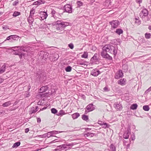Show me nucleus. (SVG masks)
<instances>
[{
	"label": "nucleus",
	"mask_w": 151,
	"mask_h": 151,
	"mask_svg": "<svg viewBox=\"0 0 151 151\" xmlns=\"http://www.w3.org/2000/svg\"><path fill=\"white\" fill-rule=\"evenodd\" d=\"M18 48V50L16 49L15 50H14V52L13 54L15 55H18L19 56L20 58L22 59L24 58V53H23V52L25 51V48L23 46L21 47H13V48Z\"/></svg>",
	"instance_id": "f257e3e1"
},
{
	"label": "nucleus",
	"mask_w": 151,
	"mask_h": 151,
	"mask_svg": "<svg viewBox=\"0 0 151 151\" xmlns=\"http://www.w3.org/2000/svg\"><path fill=\"white\" fill-rule=\"evenodd\" d=\"M55 23L56 24V29L58 30H63L65 27L69 25L68 22H64L60 20L57 21Z\"/></svg>",
	"instance_id": "f03ea898"
},
{
	"label": "nucleus",
	"mask_w": 151,
	"mask_h": 151,
	"mask_svg": "<svg viewBox=\"0 0 151 151\" xmlns=\"http://www.w3.org/2000/svg\"><path fill=\"white\" fill-rule=\"evenodd\" d=\"M103 48L104 50H105L107 52L113 54L115 55L117 53L116 50L115 48L113 46L110 45H106L104 46Z\"/></svg>",
	"instance_id": "7ed1b4c3"
},
{
	"label": "nucleus",
	"mask_w": 151,
	"mask_h": 151,
	"mask_svg": "<svg viewBox=\"0 0 151 151\" xmlns=\"http://www.w3.org/2000/svg\"><path fill=\"white\" fill-rule=\"evenodd\" d=\"M107 52L105 50H104V49L103 48L102 51L101 53V55L104 58H107L109 60H110L112 58L107 53Z\"/></svg>",
	"instance_id": "20e7f679"
},
{
	"label": "nucleus",
	"mask_w": 151,
	"mask_h": 151,
	"mask_svg": "<svg viewBox=\"0 0 151 151\" xmlns=\"http://www.w3.org/2000/svg\"><path fill=\"white\" fill-rule=\"evenodd\" d=\"M148 14V10L146 9H144L142 10L139 15L141 18H144L147 16Z\"/></svg>",
	"instance_id": "39448f33"
},
{
	"label": "nucleus",
	"mask_w": 151,
	"mask_h": 151,
	"mask_svg": "<svg viewBox=\"0 0 151 151\" xmlns=\"http://www.w3.org/2000/svg\"><path fill=\"white\" fill-rule=\"evenodd\" d=\"M86 109L85 111V114H87L88 112L92 111L95 109L94 106L92 104H90L87 106Z\"/></svg>",
	"instance_id": "423d86ee"
},
{
	"label": "nucleus",
	"mask_w": 151,
	"mask_h": 151,
	"mask_svg": "<svg viewBox=\"0 0 151 151\" xmlns=\"http://www.w3.org/2000/svg\"><path fill=\"white\" fill-rule=\"evenodd\" d=\"M39 57L40 58L45 60L48 58L49 54L47 52L41 51L39 53Z\"/></svg>",
	"instance_id": "0eeeda50"
},
{
	"label": "nucleus",
	"mask_w": 151,
	"mask_h": 151,
	"mask_svg": "<svg viewBox=\"0 0 151 151\" xmlns=\"http://www.w3.org/2000/svg\"><path fill=\"white\" fill-rule=\"evenodd\" d=\"M114 106L117 110L120 111L122 109V106L120 102H115L114 104Z\"/></svg>",
	"instance_id": "6e6552de"
},
{
	"label": "nucleus",
	"mask_w": 151,
	"mask_h": 151,
	"mask_svg": "<svg viewBox=\"0 0 151 151\" xmlns=\"http://www.w3.org/2000/svg\"><path fill=\"white\" fill-rule=\"evenodd\" d=\"M131 134V130L129 129H128L125 131L123 135V138L125 139H128Z\"/></svg>",
	"instance_id": "1a4fd4ad"
},
{
	"label": "nucleus",
	"mask_w": 151,
	"mask_h": 151,
	"mask_svg": "<svg viewBox=\"0 0 151 151\" xmlns=\"http://www.w3.org/2000/svg\"><path fill=\"white\" fill-rule=\"evenodd\" d=\"M64 9L65 12L71 13L72 12V8L71 6L69 4H66L64 6Z\"/></svg>",
	"instance_id": "9d476101"
},
{
	"label": "nucleus",
	"mask_w": 151,
	"mask_h": 151,
	"mask_svg": "<svg viewBox=\"0 0 151 151\" xmlns=\"http://www.w3.org/2000/svg\"><path fill=\"white\" fill-rule=\"evenodd\" d=\"M111 27L113 28H115L117 27L119 25V21L117 20H114L110 22Z\"/></svg>",
	"instance_id": "9b49d317"
},
{
	"label": "nucleus",
	"mask_w": 151,
	"mask_h": 151,
	"mask_svg": "<svg viewBox=\"0 0 151 151\" xmlns=\"http://www.w3.org/2000/svg\"><path fill=\"white\" fill-rule=\"evenodd\" d=\"M100 73V71L97 69H93L91 72V74L94 76H98Z\"/></svg>",
	"instance_id": "f8f14e48"
},
{
	"label": "nucleus",
	"mask_w": 151,
	"mask_h": 151,
	"mask_svg": "<svg viewBox=\"0 0 151 151\" xmlns=\"http://www.w3.org/2000/svg\"><path fill=\"white\" fill-rule=\"evenodd\" d=\"M123 73L121 70H119L116 74L115 78L116 79H119L120 78L122 77L123 76Z\"/></svg>",
	"instance_id": "ddd939ff"
},
{
	"label": "nucleus",
	"mask_w": 151,
	"mask_h": 151,
	"mask_svg": "<svg viewBox=\"0 0 151 151\" xmlns=\"http://www.w3.org/2000/svg\"><path fill=\"white\" fill-rule=\"evenodd\" d=\"M40 14L41 19L42 20L46 19L47 17V14L46 12H41Z\"/></svg>",
	"instance_id": "4468645a"
},
{
	"label": "nucleus",
	"mask_w": 151,
	"mask_h": 151,
	"mask_svg": "<svg viewBox=\"0 0 151 151\" xmlns=\"http://www.w3.org/2000/svg\"><path fill=\"white\" fill-rule=\"evenodd\" d=\"M59 57L57 53H55L52 55V56H50V58L52 60L56 61L58 59Z\"/></svg>",
	"instance_id": "2eb2a0df"
},
{
	"label": "nucleus",
	"mask_w": 151,
	"mask_h": 151,
	"mask_svg": "<svg viewBox=\"0 0 151 151\" xmlns=\"http://www.w3.org/2000/svg\"><path fill=\"white\" fill-rule=\"evenodd\" d=\"M48 88L47 86H42L40 89L39 92L40 93H43L46 91L48 89Z\"/></svg>",
	"instance_id": "dca6fc26"
},
{
	"label": "nucleus",
	"mask_w": 151,
	"mask_h": 151,
	"mask_svg": "<svg viewBox=\"0 0 151 151\" xmlns=\"http://www.w3.org/2000/svg\"><path fill=\"white\" fill-rule=\"evenodd\" d=\"M126 81V79L124 78L121 79L118 81V84L122 86H123L125 85Z\"/></svg>",
	"instance_id": "f3484780"
},
{
	"label": "nucleus",
	"mask_w": 151,
	"mask_h": 151,
	"mask_svg": "<svg viewBox=\"0 0 151 151\" xmlns=\"http://www.w3.org/2000/svg\"><path fill=\"white\" fill-rule=\"evenodd\" d=\"M94 135H95V134H94L91 133L87 132L84 134V136L85 137H93Z\"/></svg>",
	"instance_id": "a211bd4d"
},
{
	"label": "nucleus",
	"mask_w": 151,
	"mask_h": 151,
	"mask_svg": "<svg viewBox=\"0 0 151 151\" xmlns=\"http://www.w3.org/2000/svg\"><path fill=\"white\" fill-rule=\"evenodd\" d=\"M27 21L29 25H32L33 22H34L33 17L29 16V17L28 18Z\"/></svg>",
	"instance_id": "6ab92c4d"
},
{
	"label": "nucleus",
	"mask_w": 151,
	"mask_h": 151,
	"mask_svg": "<svg viewBox=\"0 0 151 151\" xmlns=\"http://www.w3.org/2000/svg\"><path fill=\"white\" fill-rule=\"evenodd\" d=\"M6 68V65L5 64H4L0 68V74H2L4 73L5 71Z\"/></svg>",
	"instance_id": "aec40b11"
},
{
	"label": "nucleus",
	"mask_w": 151,
	"mask_h": 151,
	"mask_svg": "<svg viewBox=\"0 0 151 151\" xmlns=\"http://www.w3.org/2000/svg\"><path fill=\"white\" fill-rule=\"evenodd\" d=\"M109 147L110 150L111 151H116V147L113 144H111Z\"/></svg>",
	"instance_id": "412c9836"
},
{
	"label": "nucleus",
	"mask_w": 151,
	"mask_h": 151,
	"mask_svg": "<svg viewBox=\"0 0 151 151\" xmlns=\"http://www.w3.org/2000/svg\"><path fill=\"white\" fill-rule=\"evenodd\" d=\"M80 116V114L78 113H76L72 115V117L73 119L77 118Z\"/></svg>",
	"instance_id": "4be33fe9"
},
{
	"label": "nucleus",
	"mask_w": 151,
	"mask_h": 151,
	"mask_svg": "<svg viewBox=\"0 0 151 151\" xmlns=\"http://www.w3.org/2000/svg\"><path fill=\"white\" fill-rule=\"evenodd\" d=\"M62 132H62V131H50V133H52V136L56 137L54 135V134H58V133H60Z\"/></svg>",
	"instance_id": "5701e85b"
},
{
	"label": "nucleus",
	"mask_w": 151,
	"mask_h": 151,
	"mask_svg": "<svg viewBox=\"0 0 151 151\" xmlns=\"http://www.w3.org/2000/svg\"><path fill=\"white\" fill-rule=\"evenodd\" d=\"M61 13H58V12H56L54 15H53V17L55 18H59L61 17L60 14H62Z\"/></svg>",
	"instance_id": "b1692460"
},
{
	"label": "nucleus",
	"mask_w": 151,
	"mask_h": 151,
	"mask_svg": "<svg viewBox=\"0 0 151 151\" xmlns=\"http://www.w3.org/2000/svg\"><path fill=\"white\" fill-rule=\"evenodd\" d=\"M21 13L20 12L15 11L14 12L12 16L14 17H17L18 16L21 15Z\"/></svg>",
	"instance_id": "393cba45"
},
{
	"label": "nucleus",
	"mask_w": 151,
	"mask_h": 151,
	"mask_svg": "<svg viewBox=\"0 0 151 151\" xmlns=\"http://www.w3.org/2000/svg\"><path fill=\"white\" fill-rule=\"evenodd\" d=\"M123 30L121 29H116V33L119 35H120L121 34L123 33Z\"/></svg>",
	"instance_id": "a878e982"
},
{
	"label": "nucleus",
	"mask_w": 151,
	"mask_h": 151,
	"mask_svg": "<svg viewBox=\"0 0 151 151\" xmlns=\"http://www.w3.org/2000/svg\"><path fill=\"white\" fill-rule=\"evenodd\" d=\"M61 146H62V147H61V151L64 150L65 149L66 150L68 148V147H67V145L66 144L61 145Z\"/></svg>",
	"instance_id": "bb28decb"
},
{
	"label": "nucleus",
	"mask_w": 151,
	"mask_h": 151,
	"mask_svg": "<svg viewBox=\"0 0 151 151\" xmlns=\"http://www.w3.org/2000/svg\"><path fill=\"white\" fill-rule=\"evenodd\" d=\"M35 108L33 107H32L30 110L29 111L30 114H32L35 113L37 111V110H35Z\"/></svg>",
	"instance_id": "cd10ccee"
},
{
	"label": "nucleus",
	"mask_w": 151,
	"mask_h": 151,
	"mask_svg": "<svg viewBox=\"0 0 151 151\" xmlns=\"http://www.w3.org/2000/svg\"><path fill=\"white\" fill-rule=\"evenodd\" d=\"M137 105L136 104H134L132 105L131 107L130 108L134 110L137 109Z\"/></svg>",
	"instance_id": "c85d7f7f"
},
{
	"label": "nucleus",
	"mask_w": 151,
	"mask_h": 151,
	"mask_svg": "<svg viewBox=\"0 0 151 151\" xmlns=\"http://www.w3.org/2000/svg\"><path fill=\"white\" fill-rule=\"evenodd\" d=\"M11 104V103L10 101H8L4 103L2 105V106L4 107L8 106Z\"/></svg>",
	"instance_id": "c756f323"
},
{
	"label": "nucleus",
	"mask_w": 151,
	"mask_h": 151,
	"mask_svg": "<svg viewBox=\"0 0 151 151\" xmlns=\"http://www.w3.org/2000/svg\"><path fill=\"white\" fill-rule=\"evenodd\" d=\"M97 54H94L93 57L91 58V61L92 62L96 61V60H97Z\"/></svg>",
	"instance_id": "7c9ffc66"
},
{
	"label": "nucleus",
	"mask_w": 151,
	"mask_h": 151,
	"mask_svg": "<svg viewBox=\"0 0 151 151\" xmlns=\"http://www.w3.org/2000/svg\"><path fill=\"white\" fill-rule=\"evenodd\" d=\"M77 7H79L82 6L83 4V3L80 1H78L76 2Z\"/></svg>",
	"instance_id": "2f4dec72"
},
{
	"label": "nucleus",
	"mask_w": 151,
	"mask_h": 151,
	"mask_svg": "<svg viewBox=\"0 0 151 151\" xmlns=\"http://www.w3.org/2000/svg\"><path fill=\"white\" fill-rule=\"evenodd\" d=\"M20 142H16L14 144L12 147L13 148L17 147L20 145Z\"/></svg>",
	"instance_id": "473e14b6"
},
{
	"label": "nucleus",
	"mask_w": 151,
	"mask_h": 151,
	"mask_svg": "<svg viewBox=\"0 0 151 151\" xmlns=\"http://www.w3.org/2000/svg\"><path fill=\"white\" fill-rule=\"evenodd\" d=\"M10 40V41L12 42L13 41V37L12 35H10L6 39L4 40V41H6V40Z\"/></svg>",
	"instance_id": "72a5a7b5"
},
{
	"label": "nucleus",
	"mask_w": 151,
	"mask_h": 151,
	"mask_svg": "<svg viewBox=\"0 0 151 151\" xmlns=\"http://www.w3.org/2000/svg\"><path fill=\"white\" fill-rule=\"evenodd\" d=\"M35 10L33 9H32L31 10L30 12V14L29 15L30 16L33 17V15L34 14H35Z\"/></svg>",
	"instance_id": "f704fd0d"
},
{
	"label": "nucleus",
	"mask_w": 151,
	"mask_h": 151,
	"mask_svg": "<svg viewBox=\"0 0 151 151\" xmlns=\"http://www.w3.org/2000/svg\"><path fill=\"white\" fill-rule=\"evenodd\" d=\"M82 118L83 120L86 121L88 119V116L85 114L82 115Z\"/></svg>",
	"instance_id": "c9c22d12"
},
{
	"label": "nucleus",
	"mask_w": 151,
	"mask_h": 151,
	"mask_svg": "<svg viewBox=\"0 0 151 151\" xmlns=\"http://www.w3.org/2000/svg\"><path fill=\"white\" fill-rule=\"evenodd\" d=\"M143 109L145 111H148L150 109L149 106L147 105H145L143 107Z\"/></svg>",
	"instance_id": "e433bc0d"
},
{
	"label": "nucleus",
	"mask_w": 151,
	"mask_h": 151,
	"mask_svg": "<svg viewBox=\"0 0 151 151\" xmlns=\"http://www.w3.org/2000/svg\"><path fill=\"white\" fill-rule=\"evenodd\" d=\"M88 57V53L87 52H84L83 54L82 55L81 57L82 58H87Z\"/></svg>",
	"instance_id": "4c0bfd02"
},
{
	"label": "nucleus",
	"mask_w": 151,
	"mask_h": 151,
	"mask_svg": "<svg viewBox=\"0 0 151 151\" xmlns=\"http://www.w3.org/2000/svg\"><path fill=\"white\" fill-rule=\"evenodd\" d=\"M72 70V68L71 66H67L65 68V70L66 72H70Z\"/></svg>",
	"instance_id": "58836bf2"
},
{
	"label": "nucleus",
	"mask_w": 151,
	"mask_h": 151,
	"mask_svg": "<svg viewBox=\"0 0 151 151\" xmlns=\"http://www.w3.org/2000/svg\"><path fill=\"white\" fill-rule=\"evenodd\" d=\"M13 40H17L19 38V37L16 35H12Z\"/></svg>",
	"instance_id": "ea45409f"
},
{
	"label": "nucleus",
	"mask_w": 151,
	"mask_h": 151,
	"mask_svg": "<svg viewBox=\"0 0 151 151\" xmlns=\"http://www.w3.org/2000/svg\"><path fill=\"white\" fill-rule=\"evenodd\" d=\"M151 35L150 33H146L145 34V37L146 38L148 39L150 38Z\"/></svg>",
	"instance_id": "a19ab883"
},
{
	"label": "nucleus",
	"mask_w": 151,
	"mask_h": 151,
	"mask_svg": "<svg viewBox=\"0 0 151 151\" xmlns=\"http://www.w3.org/2000/svg\"><path fill=\"white\" fill-rule=\"evenodd\" d=\"M52 113L55 114H56L57 112V110L55 108H52L51 110Z\"/></svg>",
	"instance_id": "79ce46f5"
},
{
	"label": "nucleus",
	"mask_w": 151,
	"mask_h": 151,
	"mask_svg": "<svg viewBox=\"0 0 151 151\" xmlns=\"http://www.w3.org/2000/svg\"><path fill=\"white\" fill-rule=\"evenodd\" d=\"M19 1L18 0L15 1L13 3L12 5L14 6L17 5L19 3Z\"/></svg>",
	"instance_id": "37998d69"
},
{
	"label": "nucleus",
	"mask_w": 151,
	"mask_h": 151,
	"mask_svg": "<svg viewBox=\"0 0 151 151\" xmlns=\"http://www.w3.org/2000/svg\"><path fill=\"white\" fill-rule=\"evenodd\" d=\"M62 147V146H61V145L58 146L56 148L55 150V151L59 150L60 151H61V147Z\"/></svg>",
	"instance_id": "c03bdc74"
},
{
	"label": "nucleus",
	"mask_w": 151,
	"mask_h": 151,
	"mask_svg": "<svg viewBox=\"0 0 151 151\" xmlns=\"http://www.w3.org/2000/svg\"><path fill=\"white\" fill-rule=\"evenodd\" d=\"M68 47L71 49H72L74 48V45L73 44L71 43L68 45Z\"/></svg>",
	"instance_id": "a18cd8bd"
},
{
	"label": "nucleus",
	"mask_w": 151,
	"mask_h": 151,
	"mask_svg": "<svg viewBox=\"0 0 151 151\" xmlns=\"http://www.w3.org/2000/svg\"><path fill=\"white\" fill-rule=\"evenodd\" d=\"M103 90L105 92H108L110 91V88L106 86L103 88Z\"/></svg>",
	"instance_id": "49530a36"
},
{
	"label": "nucleus",
	"mask_w": 151,
	"mask_h": 151,
	"mask_svg": "<svg viewBox=\"0 0 151 151\" xmlns=\"http://www.w3.org/2000/svg\"><path fill=\"white\" fill-rule=\"evenodd\" d=\"M108 124L106 123H104V124L102 125V127L104 128H106L107 127Z\"/></svg>",
	"instance_id": "de8ad7c7"
},
{
	"label": "nucleus",
	"mask_w": 151,
	"mask_h": 151,
	"mask_svg": "<svg viewBox=\"0 0 151 151\" xmlns=\"http://www.w3.org/2000/svg\"><path fill=\"white\" fill-rule=\"evenodd\" d=\"M39 136L41 137H47V133L44 134L42 135H39Z\"/></svg>",
	"instance_id": "09e8293b"
},
{
	"label": "nucleus",
	"mask_w": 151,
	"mask_h": 151,
	"mask_svg": "<svg viewBox=\"0 0 151 151\" xmlns=\"http://www.w3.org/2000/svg\"><path fill=\"white\" fill-rule=\"evenodd\" d=\"M131 139L132 140H134L135 139V135L133 134H132L131 136Z\"/></svg>",
	"instance_id": "8fccbe9b"
},
{
	"label": "nucleus",
	"mask_w": 151,
	"mask_h": 151,
	"mask_svg": "<svg viewBox=\"0 0 151 151\" xmlns=\"http://www.w3.org/2000/svg\"><path fill=\"white\" fill-rule=\"evenodd\" d=\"M151 91V88L150 87L145 92V94H147L148 93Z\"/></svg>",
	"instance_id": "3c124183"
},
{
	"label": "nucleus",
	"mask_w": 151,
	"mask_h": 151,
	"mask_svg": "<svg viewBox=\"0 0 151 151\" xmlns=\"http://www.w3.org/2000/svg\"><path fill=\"white\" fill-rule=\"evenodd\" d=\"M56 12L54 10V9H51V14H52V17H53V15L55 14V13Z\"/></svg>",
	"instance_id": "603ef678"
},
{
	"label": "nucleus",
	"mask_w": 151,
	"mask_h": 151,
	"mask_svg": "<svg viewBox=\"0 0 151 151\" xmlns=\"http://www.w3.org/2000/svg\"><path fill=\"white\" fill-rule=\"evenodd\" d=\"M50 132H48L47 133V137L48 138L52 136V133H50Z\"/></svg>",
	"instance_id": "864d4df0"
},
{
	"label": "nucleus",
	"mask_w": 151,
	"mask_h": 151,
	"mask_svg": "<svg viewBox=\"0 0 151 151\" xmlns=\"http://www.w3.org/2000/svg\"><path fill=\"white\" fill-rule=\"evenodd\" d=\"M104 122L101 121H99L98 122V123L101 125H102L104 124Z\"/></svg>",
	"instance_id": "5fc2aeb1"
},
{
	"label": "nucleus",
	"mask_w": 151,
	"mask_h": 151,
	"mask_svg": "<svg viewBox=\"0 0 151 151\" xmlns=\"http://www.w3.org/2000/svg\"><path fill=\"white\" fill-rule=\"evenodd\" d=\"M40 2L39 1H36L34 2V4L35 5H40Z\"/></svg>",
	"instance_id": "6e6d98bb"
},
{
	"label": "nucleus",
	"mask_w": 151,
	"mask_h": 151,
	"mask_svg": "<svg viewBox=\"0 0 151 151\" xmlns=\"http://www.w3.org/2000/svg\"><path fill=\"white\" fill-rule=\"evenodd\" d=\"M59 114L60 115H63L65 114V112L63 110H61L60 111Z\"/></svg>",
	"instance_id": "4d7b16f0"
},
{
	"label": "nucleus",
	"mask_w": 151,
	"mask_h": 151,
	"mask_svg": "<svg viewBox=\"0 0 151 151\" xmlns=\"http://www.w3.org/2000/svg\"><path fill=\"white\" fill-rule=\"evenodd\" d=\"M57 139H55L54 140H53V141L51 142L50 143L51 144H52V143H55V142H59V141H57Z\"/></svg>",
	"instance_id": "13d9d810"
},
{
	"label": "nucleus",
	"mask_w": 151,
	"mask_h": 151,
	"mask_svg": "<svg viewBox=\"0 0 151 151\" xmlns=\"http://www.w3.org/2000/svg\"><path fill=\"white\" fill-rule=\"evenodd\" d=\"M116 0H110V5H114V4H112V3H113L114 1H116Z\"/></svg>",
	"instance_id": "bf43d9fd"
},
{
	"label": "nucleus",
	"mask_w": 151,
	"mask_h": 151,
	"mask_svg": "<svg viewBox=\"0 0 151 151\" xmlns=\"http://www.w3.org/2000/svg\"><path fill=\"white\" fill-rule=\"evenodd\" d=\"M29 131V129L28 128H26L25 129V132L26 133H27Z\"/></svg>",
	"instance_id": "052dcab7"
},
{
	"label": "nucleus",
	"mask_w": 151,
	"mask_h": 151,
	"mask_svg": "<svg viewBox=\"0 0 151 151\" xmlns=\"http://www.w3.org/2000/svg\"><path fill=\"white\" fill-rule=\"evenodd\" d=\"M37 121L38 123H40L41 122V120L40 118H38L37 119Z\"/></svg>",
	"instance_id": "680f3d73"
},
{
	"label": "nucleus",
	"mask_w": 151,
	"mask_h": 151,
	"mask_svg": "<svg viewBox=\"0 0 151 151\" xmlns=\"http://www.w3.org/2000/svg\"><path fill=\"white\" fill-rule=\"evenodd\" d=\"M81 97L82 99H83L84 100H85L86 99V96L84 95L81 94Z\"/></svg>",
	"instance_id": "e2e57ef3"
},
{
	"label": "nucleus",
	"mask_w": 151,
	"mask_h": 151,
	"mask_svg": "<svg viewBox=\"0 0 151 151\" xmlns=\"http://www.w3.org/2000/svg\"><path fill=\"white\" fill-rule=\"evenodd\" d=\"M67 145V147H68V146H72L73 145V144H68L66 145Z\"/></svg>",
	"instance_id": "0e129e2a"
},
{
	"label": "nucleus",
	"mask_w": 151,
	"mask_h": 151,
	"mask_svg": "<svg viewBox=\"0 0 151 151\" xmlns=\"http://www.w3.org/2000/svg\"><path fill=\"white\" fill-rule=\"evenodd\" d=\"M137 2L139 4H140L142 2V0H137Z\"/></svg>",
	"instance_id": "69168bd1"
},
{
	"label": "nucleus",
	"mask_w": 151,
	"mask_h": 151,
	"mask_svg": "<svg viewBox=\"0 0 151 151\" xmlns=\"http://www.w3.org/2000/svg\"><path fill=\"white\" fill-rule=\"evenodd\" d=\"M3 81V80L1 78H0V83H1Z\"/></svg>",
	"instance_id": "338daca9"
},
{
	"label": "nucleus",
	"mask_w": 151,
	"mask_h": 151,
	"mask_svg": "<svg viewBox=\"0 0 151 151\" xmlns=\"http://www.w3.org/2000/svg\"><path fill=\"white\" fill-rule=\"evenodd\" d=\"M85 129H86V130L89 131V130H90L91 129L87 128H85Z\"/></svg>",
	"instance_id": "774afa93"
}]
</instances>
